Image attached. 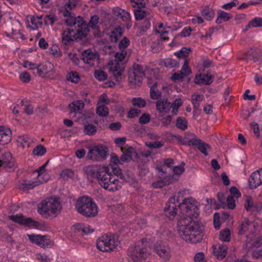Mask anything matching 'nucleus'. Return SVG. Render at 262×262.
Returning <instances> with one entry per match:
<instances>
[{"label": "nucleus", "instance_id": "obj_1", "mask_svg": "<svg viewBox=\"0 0 262 262\" xmlns=\"http://www.w3.org/2000/svg\"><path fill=\"white\" fill-rule=\"evenodd\" d=\"M191 198L185 199L179 207L187 216L178 222V231L179 235L186 242L191 243L200 242L203 238L202 226L197 221L192 220L199 214V208Z\"/></svg>", "mask_w": 262, "mask_h": 262}, {"label": "nucleus", "instance_id": "obj_2", "mask_svg": "<svg viewBox=\"0 0 262 262\" xmlns=\"http://www.w3.org/2000/svg\"><path fill=\"white\" fill-rule=\"evenodd\" d=\"M86 171L88 178H96L99 184L105 189L114 191L121 187V182L116 176H112L108 167H89Z\"/></svg>", "mask_w": 262, "mask_h": 262}, {"label": "nucleus", "instance_id": "obj_3", "mask_svg": "<svg viewBox=\"0 0 262 262\" xmlns=\"http://www.w3.org/2000/svg\"><path fill=\"white\" fill-rule=\"evenodd\" d=\"M99 25V17L97 15L91 16L89 24H86L81 17L76 16L74 14L67 10V26L74 27L76 33L90 32V28L97 31Z\"/></svg>", "mask_w": 262, "mask_h": 262}, {"label": "nucleus", "instance_id": "obj_4", "mask_svg": "<svg viewBox=\"0 0 262 262\" xmlns=\"http://www.w3.org/2000/svg\"><path fill=\"white\" fill-rule=\"evenodd\" d=\"M75 208L79 214L85 217H94L98 213L96 204L88 196L79 198L76 202Z\"/></svg>", "mask_w": 262, "mask_h": 262}, {"label": "nucleus", "instance_id": "obj_5", "mask_svg": "<svg viewBox=\"0 0 262 262\" xmlns=\"http://www.w3.org/2000/svg\"><path fill=\"white\" fill-rule=\"evenodd\" d=\"M60 209V203L55 196L47 198L41 202L40 206L38 207L39 211L46 217L56 214Z\"/></svg>", "mask_w": 262, "mask_h": 262}, {"label": "nucleus", "instance_id": "obj_6", "mask_svg": "<svg viewBox=\"0 0 262 262\" xmlns=\"http://www.w3.org/2000/svg\"><path fill=\"white\" fill-rule=\"evenodd\" d=\"M119 244L118 236L115 235H104L100 237L97 242V247L101 251H112Z\"/></svg>", "mask_w": 262, "mask_h": 262}, {"label": "nucleus", "instance_id": "obj_7", "mask_svg": "<svg viewBox=\"0 0 262 262\" xmlns=\"http://www.w3.org/2000/svg\"><path fill=\"white\" fill-rule=\"evenodd\" d=\"M144 75L143 68L138 64H135L133 68L128 71V82L132 86H139L142 83Z\"/></svg>", "mask_w": 262, "mask_h": 262}, {"label": "nucleus", "instance_id": "obj_8", "mask_svg": "<svg viewBox=\"0 0 262 262\" xmlns=\"http://www.w3.org/2000/svg\"><path fill=\"white\" fill-rule=\"evenodd\" d=\"M128 255L134 262H137L147 258L148 253L146 248L141 243L129 248Z\"/></svg>", "mask_w": 262, "mask_h": 262}, {"label": "nucleus", "instance_id": "obj_9", "mask_svg": "<svg viewBox=\"0 0 262 262\" xmlns=\"http://www.w3.org/2000/svg\"><path fill=\"white\" fill-rule=\"evenodd\" d=\"M3 168L7 171H13L17 167L16 161L9 152L2 153L0 156V168Z\"/></svg>", "mask_w": 262, "mask_h": 262}, {"label": "nucleus", "instance_id": "obj_10", "mask_svg": "<svg viewBox=\"0 0 262 262\" xmlns=\"http://www.w3.org/2000/svg\"><path fill=\"white\" fill-rule=\"evenodd\" d=\"M108 149L106 146L98 145L92 148H89L87 157L92 160L98 161L99 158H105L108 155Z\"/></svg>", "mask_w": 262, "mask_h": 262}, {"label": "nucleus", "instance_id": "obj_11", "mask_svg": "<svg viewBox=\"0 0 262 262\" xmlns=\"http://www.w3.org/2000/svg\"><path fill=\"white\" fill-rule=\"evenodd\" d=\"M8 217L15 223L29 227L38 228L40 225L39 222L33 220L31 217H25L22 214L11 215Z\"/></svg>", "mask_w": 262, "mask_h": 262}, {"label": "nucleus", "instance_id": "obj_12", "mask_svg": "<svg viewBox=\"0 0 262 262\" xmlns=\"http://www.w3.org/2000/svg\"><path fill=\"white\" fill-rule=\"evenodd\" d=\"M155 249L158 255L164 261H168L171 257V251L169 247L166 243L158 242L155 245Z\"/></svg>", "mask_w": 262, "mask_h": 262}, {"label": "nucleus", "instance_id": "obj_13", "mask_svg": "<svg viewBox=\"0 0 262 262\" xmlns=\"http://www.w3.org/2000/svg\"><path fill=\"white\" fill-rule=\"evenodd\" d=\"M110 70L113 72L114 76L118 81H121L122 74L125 69L124 65L122 63L116 62V61H111L108 63Z\"/></svg>", "mask_w": 262, "mask_h": 262}, {"label": "nucleus", "instance_id": "obj_14", "mask_svg": "<svg viewBox=\"0 0 262 262\" xmlns=\"http://www.w3.org/2000/svg\"><path fill=\"white\" fill-rule=\"evenodd\" d=\"M176 200L178 202H179V196H178L177 200L175 197H171L169 198V201L166 203L165 207H164V212L166 215L169 218L170 220H172L177 214V205H176Z\"/></svg>", "mask_w": 262, "mask_h": 262}, {"label": "nucleus", "instance_id": "obj_15", "mask_svg": "<svg viewBox=\"0 0 262 262\" xmlns=\"http://www.w3.org/2000/svg\"><path fill=\"white\" fill-rule=\"evenodd\" d=\"M156 108L160 113H168L171 108V103L166 98H161L157 101Z\"/></svg>", "mask_w": 262, "mask_h": 262}, {"label": "nucleus", "instance_id": "obj_16", "mask_svg": "<svg viewBox=\"0 0 262 262\" xmlns=\"http://www.w3.org/2000/svg\"><path fill=\"white\" fill-rule=\"evenodd\" d=\"M249 187L251 189H255L262 184V175L259 170L253 172L249 179Z\"/></svg>", "mask_w": 262, "mask_h": 262}, {"label": "nucleus", "instance_id": "obj_17", "mask_svg": "<svg viewBox=\"0 0 262 262\" xmlns=\"http://www.w3.org/2000/svg\"><path fill=\"white\" fill-rule=\"evenodd\" d=\"M72 230L77 232L82 235L88 234L94 232V230L89 225H85L82 223H76L71 227Z\"/></svg>", "mask_w": 262, "mask_h": 262}, {"label": "nucleus", "instance_id": "obj_18", "mask_svg": "<svg viewBox=\"0 0 262 262\" xmlns=\"http://www.w3.org/2000/svg\"><path fill=\"white\" fill-rule=\"evenodd\" d=\"M11 130L9 128L0 126V144H7L11 139Z\"/></svg>", "mask_w": 262, "mask_h": 262}, {"label": "nucleus", "instance_id": "obj_19", "mask_svg": "<svg viewBox=\"0 0 262 262\" xmlns=\"http://www.w3.org/2000/svg\"><path fill=\"white\" fill-rule=\"evenodd\" d=\"M188 59H185V61H184V63L182 67L180 73H174L172 76V79H182L185 76H188L191 73V70L188 68Z\"/></svg>", "mask_w": 262, "mask_h": 262}, {"label": "nucleus", "instance_id": "obj_20", "mask_svg": "<svg viewBox=\"0 0 262 262\" xmlns=\"http://www.w3.org/2000/svg\"><path fill=\"white\" fill-rule=\"evenodd\" d=\"M213 253L219 260H222L226 257L228 247L225 245H220L217 249L216 246L213 245L212 247Z\"/></svg>", "mask_w": 262, "mask_h": 262}, {"label": "nucleus", "instance_id": "obj_21", "mask_svg": "<svg viewBox=\"0 0 262 262\" xmlns=\"http://www.w3.org/2000/svg\"><path fill=\"white\" fill-rule=\"evenodd\" d=\"M97 57V54L92 52L91 49L84 51L81 54V59L83 61L88 64L92 63Z\"/></svg>", "mask_w": 262, "mask_h": 262}, {"label": "nucleus", "instance_id": "obj_22", "mask_svg": "<svg viewBox=\"0 0 262 262\" xmlns=\"http://www.w3.org/2000/svg\"><path fill=\"white\" fill-rule=\"evenodd\" d=\"M247 55L252 57V59L254 62H259L262 61V50L260 49L254 48H251L248 51Z\"/></svg>", "mask_w": 262, "mask_h": 262}, {"label": "nucleus", "instance_id": "obj_23", "mask_svg": "<svg viewBox=\"0 0 262 262\" xmlns=\"http://www.w3.org/2000/svg\"><path fill=\"white\" fill-rule=\"evenodd\" d=\"M113 14L117 17L121 18L124 21H129L130 20V15L124 10L120 9L118 7L115 8L112 10Z\"/></svg>", "mask_w": 262, "mask_h": 262}, {"label": "nucleus", "instance_id": "obj_24", "mask_svg": "<svg viewBox=\"0 0 262 262\" xmlns=\"http://www.w3.org/2000/svg\"><path fill=\"white\" fill-rule=\"evenodd\" d=\"M84 103L82 100H77L73 102L68 105L69 109L70 111V114L73 113H80V111L83 108Z\"/></svg>", "mask_w": 262, "mask_h": 262}, {"label": "nucleus", "instance_id": "obj_25", "mask_svg": "<svg viewBox=\"0 0 262 262\" xmlns=\"http://www.w3.org/2000/svg\"><path fill=\"white\" fill-rule=\"evenodd\" d=\"M42 16H32L31 18L30 22L27 25L28 27L32 28L33 30H36L42 25Z\"/></svg>", "mask_w": 262, "mask_h": 262}, {"label": "nucleus", "instance_id": "obj_26", "mask_svg": "<svg viewBox=\"0 0 262 262\" xmlns=\"http://www.w3.org/2000/svg\"><path fill=\"white\" fill-rule=\"evenodd\" d=\"M213 81L212 77L211 75L208 74L200 75L199 77L195 78V83L197 84H205L209 85Z\"/></svg>", "mask_w": 262, "mask_h": 262}, {"label": "nucleus", "instance_id": "obj_27", "mask_svg": "<svg viewBox=\"0 0 262 262\" xmlns=\"http://www.w3.org/2000/svg\"><path fill=\"white\" fill-rule=\"evenodd\" d=\"M121 150H123V148H121ZM123 151V154L120 157L121 163L123 162H127L131 160L133 154L136 152L134 151V149L132 147H129L126 149L124 151Z\"/></svg>", "mask_w": 262, "mask_h": 262}, {"label": "nucleus", "instance_id": "obj_28", "mask_svg": "<svg viewBox=\"0 0 262 262\" xmlns=\"http://www.w3.org/2000/svg\"><path fill=\"white\" fill-rule=\"evenodd\" d=\"M194 145L195 146L198 148V149L205 156H206L208 155L207 150L210 148L209 144L199 139L198 141H196V142H194Z\"/></svg>", "mask_w": 262, "mask_h": 262}, {"label": "nucleus", "instance_id": "obj_29", "mask_svg": "<svg viewBox=\"0 0 262 262\" xmlns=\"http://www.w3.org/2000/svg\"><path fill=\"white\" fill-rule=\"evenodd\" d=\"M157 83L155 82L153 85L150 86V97L152 100H157L161 99V93L157 89Z\"/></svg>", "mask_w": 262, "mask_h": 262}, {"label": "nucleus", "instance_id": "obj_30", "mask_svg": "<svg viewBox=\"0 0 262 262\" xmlns=\"http://www.w3.org/2000/svg\"><path fill=\"white\" fill-rule=\"evenodd\" d=\"M262 27V18L261 17H255L250 20L248 24L246 26L245 28L244 29V31H247L251 27Z\"/></svg>", "mask_w": 262, "mask_h": 262}, {"label": "nucleus", "instance_id": "obj_31", "mask_svg": "<svg viewBox=\"0 0 262 262\" xmlns=\"http://www.w3.org/2000/svg\"><path fill=\"white\" fill-rule=\"evenodd\" d=\"M161 64L164 66L166 68H173L178 67L179 62L172 58H166L161 61Z\"/></svg>", "mask_w": 262, "mask_h": 262}, {"label": "nucleus", "instance_id": "obj_32", "mask_svg": "<svg viewBox=\"0 0 262 262\" xmlns=\"http://www.w3.org/2000/svg\"><path fill=\"white\" fill-rule=\"evenodd\" d=\"M204 97L201 94H193L191 95V102L193 108L200 107V104L204 100Z\"/></svg>", "mask_w": 262, "mask_h": 262}, {"label": "nucleus", "instance_id": "obj_33", "mask_svg": "<svg viewBox=\"0 0 262 262\" xmlns=\"http://www.w3.org/2000/svg\"><path fill=\"white\" fill-rule=\"evenodd\" d=\"M231 18L232 16L230 14L224 11H220L218 13V16L216 20V23L217 24H220L223 21H227Z\"/></svg>", "mask_w": 262, "mask_h": 262}, {"label": "nucleus", "instance_id": "obj_34", "mask_svg": "<svg viewBox=\"0 0 262 262\" xmlns=\"http://www.w3.org/2000/svg\"><path fill=\"white\" fill-rule=\"evenodd\" d=\"M199 138L193 133L187 132L185 134L184 140L188 145H194Z\"/></svg>", "mask_w": 262, "mask_h": 262}, {"label": "nucleus", "instance_id": "obj_35", "mask_svg": "<svg viewBox=\"0 0 262 262\" xmlns=\"http://www.w3.org/2000/svg\"><path fill=\"white\" fill-rule=\"evenodd\" d=\"M202 16L207 20H210L215 15V13L212 9L206 7L202 10Z\"/></svg>", "mask_w": 262, "mask_h": 262}, {"label": "nucleus", "instance_id": "obj_36", "mask_svg": "<svg viewBox=\"0 0 262 262\" xmlns=\"http://www.w3.org/2000/svg\"><path fill=\"white\" fill-rule=\"evenodd\" d=\"M38 182H28L27 180H24V182L20 186V188L23 190H28L33 189L35 186L38 185Z\"/></svg>", "mask_w": 262, "mask_h": 262}, {"label": "nucleus", "instance_id": "obj_37", "mask_svg": "<svg viewBox=\"0 0 262 262\" xmlns=\"http://www.w3.org/2000/svg\"><path fill=\"white\" fill-rule=\"evenodd\" d=\"M191 48L183 47L179 51L175 52L174 54L179 58H184L185 60L187 59L186 58L189 53L191 52Z\"/></svg>", "mask_w": 262, "mask_h": 262}, {"label": "nucleus", "instance_id": "obj_38", "mask_svg": "<svg viewBox=\"0 0 262 262\" xmlns=\"http://www.w3.org/2000/svg\"><path fill=\"white\" fill-rule=\"evenodd\" d=\"M47 152L46 148L41 144L36 146L33 150V154L37 156H42Z\"/></svg>", "mask_w": 262, "mask_h": 262}, {"label": "nucleus", "instance_id": "obj_39", "mask_svg": "<svg viewBox=\"0 0 262 262\" xmlns=\"http://www.w3.org/2000/svg\"><path fill=\"white\" fill-rule=\"evenodd\" d=\"M80 79L78 74L75 71H71L67 75V80L77 83Z\"/></svg>", "mask_w": 262, "mask_h": 262}, {"label": "nucleus", "instance_id": "obj_40", "mask_svg": "<svg viewBox=\"0 0 262 262\" xmlns=\"http://www.w3.org/2000/svg\"><path fill=\"white\" fill-rule=\"evenodd\" d=\"M220 239L223 242H229L230 239V231L229 229L222 230L220 232Z\"/></svg>", "mask_w": 262, "mask_h": 262}, {"label": "nucleus", "instance_id": "obj_41", "mask_svg": "<svg viewBox=\"0 0 262 262\" xmlns=\"http://www.w3.org/2000/svg\"><path fill=\"white\" fill-rule=\"evenodd\" d=\"M176 126L182 130H185L187 128V122L184 118L178 117L177 119Z\"/></svg>", "mask_w": 262, "mask_h": 262}, {"label": "nucleus", "instance_id": "obj_42", "mask_svg": "<svg viewBox=\"0 0 262 262\" xmlns=\"http://www.w3.org/2000/svg\"><path fill=\"white\" fill-rule=\"evenodd\" d=\"M111 172L113 173H112V176H116L118 180H119V178L122 181L125 180L121 169L117 165L115 167H112V171Z\"/></svg>", "mask_w": 262, "mask_h": 262}, {"label": "nucleus", "instance_id": "obj_43", "mask_svg": "<svg viewBox=\"0 0 262 262\" xmlns=\"http://www.w3.org/2000/svg\"><path fill=\"white\" fill-rule=\"evenodd\" d=\"M96 113L100 116L105 117L108 114V109L104 105H101L97 107Z\"/></svg>", "mask_w": 262, "mask_h": 262}, {"label": "nucleus", "instance_id": "obj_44", "mask_svg": "<svg viewBox=\"0 0 262 262\" xmlns=\"http://www.w3.org/2000/svg\"><path fill=\"white\" fill-rule=\"evenodd\" d=\"M97 130L96 127L92 124H88L85 125L84 127V132L88 135H94Z\"/></svg>", "mask_w": 262, "mask_h": 262}, {"label": "nucleus", "instance_id": "obj_45", "mask_svg": "<svg viewBox=\"0 0 262 262\" xmlns=\"http://www.w3.org/2000/svg\"><path fill=\"white\" fill-rule=\"evenodd\" d=\"M45 238H42L41 239L40 246L42 248H50L53 245V242L49 238L48 235H42Z\"/></svg>", "mask_w": 262, "mask_h": 262}, {"label": "nucleus", "instance_id": "obj_46", "mask_svg": "<svg viewBox=\"0 0 262 262\" xmlns=\"http://www.w3.org/2000/svg\"><path fill=\"white\" fill-rule=\"evenodd\" d=\"M27 236L29 237V239L32 243H35L39 246L41 245L40 242L42 238L45 237L42 235L36 234H28Z\"/></svg>", "mask_w": 262, "mask_h": 262}, {"label": "nucleus", "instance_id": "obj_47", "mask_svg": "<svg viewBox=\"0 0 262 262\" xmlns=\"http://www.w3.org/2000/svg\"><path fill=\"white\" fill-rule=\"evenodd\" d=\"M249 222L245 220L242 222L238 227V234H244L249 229Z\"/></svg>", "mask_w": 262, "mask_h": 262}, {"label": "nucleus", "instance_id": "obj_48", "mask_svg": "<svg viewBox=\"0 0 262 262\" xmlns=\"http://www.w3.org/2000/svg\"><path fill=\"white\" fill-rule=\"evenodd\" d=\"M132 103L135 106L139 108L143 107L146 105V101L140 97L134 98L132 100Z\"/></svg>", "mask_w": 262, "mask_h": 262}, {"label": "nucleus", "instance_id": "obj_49", "mask_svg": "<svg viewBox=\"0 0 262 262\" xmlns=\"http://www.w3.org/2000/svg\"><path fill=\"white\" fill-rule=\"evenodd\" d=\"M190 34H178L174 36L172 42L170 43L169 45L172 47L178 43H179L180 41L182 38L189 36Z\"/></svg>", "mask_w": 262, "mask_h": 262}, {"label": "nucleus", "instance_id": "obj_50", "mask_svg": "<svg viewBox=\"0 0 262 262\" xmlns=\"http://www.w3.org/2000/svg\"><path fill=\"white\" fill-rule=\"evenodd\" d=\"M94 75L95 78L99 81H104L107 77V74L102 70H96Z\"/></svg>", "mask_w": 262, "mask_h": 262}, {"label": "nucleus", "instance_id": "obj_51", "mask_svg": "<svg viewBox=\"0 0 262 262\" xmlns=\"http://www.w3.org/2000/svg\"><path fill=\"white\" fill-rule=\"evenodd\" d=\"M39 66L46 74L50 72L53 68V65L50 62H46L44 64L40 63Z\"/></svg>", "mask_w": 262, "mask_h": 262}, {"label": "nucleus", "instance_id": "obj_52", "mask_svg": "<svg viewBox=\"0 0 262 262\" xmlns=\"http://www.w3.org/2000/svg\"><path fill=\"white\" fill-rule=\"evenodd\" d=\"M88 34H74L73 36V38H70L68 35V34H67V41H69L70 40H75L77 41H79L82 38H85L87 36Z\"/></svg>", "mask_w": 262, "mask_h": 262}, {"label": "nucleus", "instance_id": "obj_53", "mask_svg": "<svg viewBox=\"0 0 262 262\" xmlns=\"http://www.w3.org/2000/svg\"><path fill=\"white\" fill-rule=\"evenodd\" d=\"M126 54V52L123 50H121V52L116 53L115 56V59L114 61H116V62H118L122 61L125 58Z\"/></svg>", "mask_w": 262, "mask_h": 262}, {"label": "nucleus", "instance_id": "obj_54", "mask_svg": "<svg viewBox=\"0 0 262 262\" xmlns=\"http://www.w3.org/2000/svg\"><path fill=\"white\" fill-rule=\"evenodd\" d=\"M30 140L29 137L27 135L20 136L18 138L17 142L20 143V146L24 147V143H29Z\"/></svg>", "mask_w": 262, "mask_h": 262}, {"label": "nucleus", "instance_id": "obj_55", "mask_svg": "<svg viewBox=\"0 0 262 262\" xmlns=\"http://www.w3.org/2000/svg\"><path fill=\"white\" fill-rule=\"evenodd\" d=\"M150 119L149 114L147 113L143 114L139 119V122L141 124H145L148 123Z\"/></svg>", "mask_w": 262, "mask_h": 262}, {"label": "nucleus", "instance_id": "obj_56", "mask_svg": "<svg viewBox=\"0 0 262 262\" xmlns=\"http://www.w3.org/2000/svg\"><path fill=\"white\" fill-rule=\"evenodd\" d=\"M50 179V176L45 172L41 174H38V180L39 184H42L48 181Z\"/></svg>", "mask_w": 262, "mask_h": 262}, {"label": "nucleus", "instance_id": "obj_57", "mask_svg": "<svg viewBox=\"0 0 262 262\" xmlns=\"http://www.w3.org/2000/svg\"><path fill=\"white\" fill-rule=\"evenodd\" d=\"M130 2L133 7H137L138 9H141V8L144 7L145 5L143 0H131Z\"/></svg>", "mask_w": 262, "mask_h": 262}, {"label": "nucleus", "instance_id": "obj_58", "mask_svg": "<svg viewBox=\"0 0 262 262\" xmlns=\"http://www.w3.org/2000/svg\"><path fill=\"white\" fill-rule=\"evenodd\" d=\"M43 20L44 21V23L46 25H52L54 23L55 17L54 16L51 15H46L43 18Z\"/></svg>", "mask_w": 262, "mask_h": 262}, {"label": "nucleus", "instance_id": "obj_59", "mask_svg": "<svg viewBox=\"0 0 262 262\" xmlns=\"http://www.w3.org/2000/svg\"><path fill=\"white\" fill-rule=\"evenodd\" d=\"M254 237L253 235L247 236V239L245 242V246L248 249H251L254 247H250V245L254 244Z\"/></svg>", "mask_w": 262, "mask_h": 262}, {"label": "nucleus", "instance_id": "obj_60", "mask_svg": "<svg viewBox=\"0 0 262 262\" xmlns=\"http://www.w3.org/2000/svg\"><path fill=\"white\" fill-rule=\"evenodd\" d=\"M111 162L115 165H118V164H122L120 159L115 153L111 154Z\"/></svg>", "mask_w": 262, "mask_h": 262}, {"label": "nucleus", "instance_id": "obj_61", "mask_svg": "<svg viewBox=\"0 0 262 262\" xmlns=\"http://www.w3.org/2000/svg\"><path fill=\"white\" fill-rule=\"evenodd\" d=\"M19 78L20 80L25 82V83H28L31 79L30 76L27 72H24L23 73L20 74Z\"/></svg>", "mask_w": 262, "mask_h": 262}, {"label": "nucleus", "instance_id": "obj_62", "mask_svg": "<svg viewBox=\"0 0 262 262\" xmlns=\"http://www.w3.org/2000/svg\"><path fill=\"white\" fill-rule=\"evenodd\" d=\"M227 203L228 208L233 209L235 207V200L233 196H228L227 198Z\"/></svg>", "mask_w": 262, "mask_h": 262}, {"label": "nucleus", "instance_id": "obj_63", "mask_svg": "<svg viewBox=\"0 0 262 262\" xmlns=\"http://www.w3.org/2000/svg\"><path fill=\"white\" fill-rule=\"evenodd\" d=\"M129 44V39L126 37H124L119 42V47L120 49H125L127 47V46Z\"/></svg>", "mask_w": 262, "mask_h": 262}, {"label": "nucleus", "instance_id": "obj_64", "mask_svg": "<svg viewBox=\"0 0 262 262\" xmlns=\"http://www.w3.org/2000/svg\"><path fill=\"white\" fill-rule=\"evenodd\" d=\"M146 12L141 9H137L135 12V15L136 19H142L146 15Z\"/></svg>", "mask_w": 262, "mask_h": 262}]
</instances>
